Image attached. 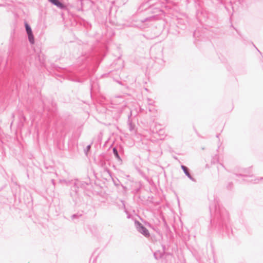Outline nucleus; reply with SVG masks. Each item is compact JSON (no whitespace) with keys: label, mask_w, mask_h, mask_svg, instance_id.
Segmentation results:
<instances>
[{"label":"nucleus","mask_w":263,"mask_h":263,"mask_svg":"<svg viewBox=\"0 0 263 263\" xmlns=\"http://www.w3.org/2000/svg\"><path fill=\"white\" fill-rule=\"evenodd\" d=\"M51 3H52L53 5L57 6V7L63 9L65 8V6L61 3L59 0H49Z\"/></svg>","instance_id":"nucleus-1"},{"label":"nucleus","mask_w":263,"mask_h":263,"mask_svg":"<svg viewBox=\"0 0 263 263\" xmlns=\"http://www.w3.org/2000/svg\"><path fill=\"white\" fill-rule=\"evenodd\" d=\"M139 231L145 236H149V233H148V230L140 224H139Z\"/></svg>","instance_id":"nucleus-2"},{"label":"nucleus","mask_w":263,"mask_h":263,"mask_svg":"<svg viewBox=\"0 0 263 263\" xmlns=\"http://www.w3.org/2000/svg\"><path fill=\"white\" fill-rule=\"evenodd\" d=\"M25 25L26 30L27 34L29 35V34H32V31L31 28L29 26V25L26 23Z\"/></svg>","instance_id":"nucleus-3"},{"label":"nucleus","mask_w":263,"mask_h":263,"mask_svg":"<svg viewBox=\"0 0 263 263\" xmlns=\"http://www.w3.org/2000/svg\"><path fill=\"white\" fill-rule=\"evenodd\" d=\"M28 40L30 43L32 44L34 43V39L33 33L28 35Z\"/></svg>","instance_id":"nucleus-4"},{"label":"nucleus","mask_w":263,"mask_h":263,"mask_svg":"<svg viewBox=\"0 0 263 263\" xmlns=\"http://www.w3.org/2000/svg\"><path fill=\"white\" fill-rule=\"evenodd\" d=\"M113 152H114V154H115V155L116 156V157L117 158H119L120 159V157L119 156V155H118V152H117V150L114 148L113 149Z\"/></svg>","instance_id":"nucleus-5"},{"label":"nucleus","mask_w":263,"mask_h":263,"mask_svg":"<svg viewBox=\"0 0 263 263\" xmlns=\"http://www.w3.org/2000/svg\"><path fill=\"white\" fill-rule=\"evenodd\" d=\"M182 169L183 170V171H184L185 173L188 176H190V174L189 173V172H187V168L184 166H182Z\"/></svg>","instance_id":"nucleus-6"}]
</instances>
